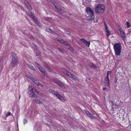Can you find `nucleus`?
Segmentation results:
<instances>
[{"instance_id":"obj_13","label":"nucleus","mask_w":131,"mask_h":131,"mask_svg":"<svg viewBox=\"0 0 131 131\" xmlns=\"http://www.w3.org/2000/svg\"><path fill=\"white\" fill-rule=\"evenodd\" d=\"M32 102L34 103H36L39 104H41L42 103L41 101L37 99H33Z\"/></svg>"},{"instance_id":"obj_12","label":"nucleus","mask_w":131,"mask_h":131,"mask_svg":"<svg viewBox=\"0 0 131 131\" xmlns=\"http://www.w3.org/2000/svg\"><path fill=\"white\" fill-rule=\"evenodd\" d=\"M39 71L41 72L42 74L45 75L46 73V72L44 68L42 66L39 67L38 68Z\"/></svg>"},{"instance_id":"obj_26","label":"nucleus","mask_w":131,"mask_h":131,"mask_svg":"<svg viewBox=\"0 0 131 131\" xmlns=\"http://www.w3.org/2000/svg\"><path fill=\"white\" fill-rule=\"evenodd\" d=\"M80 40L81 41L83 42L84 43L86 42H87V41L84 38H81V39Z\"/></svg>"},{"instance_id":"obj_28","label":"nucleus","mask_w":131,"mask_h":131,"mask_svg":"<svg viewBox=\"0 0 131 131\" xmlns=\"http://www.w3.org/2000/svg\"><path fill=\"white\" fill-rule=\"evenodd\" d=\"M126 25H127V28H129L130 27V26L129 25V23L128 21L126 22Z\"/></svg>"},{"instance_id":"obj_41","label":"nucleus","mask_w":131,"mask_h":131,"mask_svg":"<svg viewBox=\"0 0 131 131\" xmlns=\"http://www.w3.org/2000/svg\"><path fill=\"white\" fill-rule=\"evenodd\" d=\"M120 33L121 34L124 33L123 31H121Z\"/></svg>"},{"instance_id":"obj_6","label":"nucleus","mask_w":131,"mask_h":131,"mask_svg":"<svg viewBox=\"0 0 131 131\" xmlns=\"http://www.w3.org/2000/svg\"><path fill=\"white\" fill-rule=\"evenodd\" d=\"M28 15H29L30 17L34 20L35 22L39 26H40L39 25V22L37 20V18L34 16L31 12H29L28 13Z\"/></svg>"},{"instance_id":"obj_40","label":"nucleus","mask_w":131,"mask_h":131,"mask_svg":"<svg viewBox=\"0 0 131 131\" xmlns=\"http://www.w3.org/2000/svg\"><path fill=\"white\" fill-rule=\"evenodd\" d=\"M129 127L131 129V122L129 123Z\"/></svg>"},{"instance_id":"obj_23","label":"nucleus","mask_w":131,"mask_h":131,"mask_svg":"<svg viewBox=\"0 0 131 131\" xmlns=\"http://www.w3.org/2000/svg\"><path fill=\"white\" fill-rule=\"evenodd\" d=\"M29 67L32 70H35V69L34 68L31 66V65H29Z\"/></svg>"},{"instance_id":"obj_22","label":"nucleus","mask_w":131,"mask_h":131,"mask_svg":"<svg viewBox=\"0 0 131 131\" xmlns=\"http://www.w3.org/2000/svg\"><path fill=\"white\" fill-rule=\"evenodd\" d=\"M122 38L123 40H124L125 38V33L121 34Z\"/></svg>"},{"instance_id":"obj_9","label":"nucleus","mask_w":131,"mask_h":131,"mask_svg":"<svg viewBox=\"0 0 131 131\" xmlns=\"http://www.w3.org/2000/svg\"><path fill=\"white\" fill-rule=\"evenodd\" d=\"M32 81L35 83L37 86H41L43 87L42 85H41L39 84V83L38 81L36 78H34L33 80H32Z\"/></svg>"},{"instance_id":"obj_46","label":"nucleus","mask_w":131,"mask_h":131,"mask_svg":"<svg viewBox=\"0 0 131 131\" xmlns=\"http://www.w3.org/2000/svg\"><path fill=\"white\" fill-rule=\"evenodd\" d=\"M20 95H19V99H20Z\"/></svg>"},{"instance_id":"obj_15","label":"nucleus","mask_w":131,"mask_h":131,"mask_svg":"<svg viewBox=\"0 0 131 131\" xmlns=\"http://www.w3.org/2000/svg\"><path fill=\"white\" fill-rule=\"evenodd\" d=\"M49 91L53 94L57 96L58 95L57 94H58L57 92L53 90L50 89Z\"/></svg>"},{"instance_id":"obj_35","label":"nucleus","mask_w":131,"mask_h":131,"mask_svg":"<svg viewBox=\"0 0 131 131\" xmlns=\"http://www.w3.org/2000/svg\"><path fill=\"white\" fill-rule=\"evenodd\" d=\"M90 118L91 119H95V117L92 115L91 116V117H90Z\"/></svg>"},{"instance_id":"obj_45","label":"nucleus","mask_w":131,"mask_h":131,"mask_svg":"<svg viewBox=\"0 0 131 131\" xmlns=\"http://www.w3.org/2000/svg\"><path fill=\"white\" fill-rule=\"evenodd\" d=\"M119 31L120 32L121 31H123V30L122 29H119Z\"/></svg>"},{"instance_id":"obj_24","label":"nucleus","mask_w":131,"mask_h":131,"mask_svg":"<svg viewBox=\"0 0 131 131\" xmlns=\"http://www.w3.org/2000/svg\"><path fill=\"white\" fill-rule=\"evenodd\" d=\"M84 112H85V113L88 116L89 115H90V113L88 111L85 110H84Z\"/></svg>"},{"instance_id":"obj_27","label":"nucleus","mask_w":131,"mask_h":131,"mask_svg":"<svg viewBox=\"0 0 131 131\" xmlns=\"http://www.w3.org/2000/svg\"><path fill=\"white\" fill-rule=\"evenodd\" d=\"M29 89L30 90L29 91H32L33 90V87L31 85H30L29 86Z\"/></svg>"},{"instance_id":"obj_7","label":"nucleus","mask_w":131,"mask_h":131,"mask_svg":"<svg viewBox=\"0 0 131 131\" xmlns=\"http://www.w3.org/2000/svg\"><path fill=\"white\" fill-rule=\"evenodd\" d=\"M54 82L60 87L62 88H63L64 87V84L62 82L59 81L57 80H54Z\"/></svg>"},{"instance_id":"obj_29","label":"nucleus","mask_w":131,"mask_h":131,"mask_svg":"<svg viewBox=\"0 0 131 131\" xmlns=\"http://www.w3.org/2000/svg\"><path fill=\"white\" fill-rule=\"evenodd\" d=\"M28 77L30 79V80L32 81V80H33L34 79V78L32 76H31L30 75H28Z\"/></svg>"},{"instance_id":"obj_11","label":"nucleus","mask_w":131,"mask_h":131,"mask_svg":"<svg viewBox=\"0 0 131 131\" xmlns=\"http://www.w3.org/2000/svg\"><path fill=\"white\" fill-rule=\"evenodd\" d=\"M104 83L106 86H108L109 85L110 83L109 78H108L107 77L104 80Z\"/></svg>"},{"instance_id":"obj_16","label":"nucleus","mask_w":131,"mask_h":131,"mask_svg":"<svg viewBox=\"0 0 131 131\" xmlns=\"http://www.w3.org/2000/svg\"><path fill=\"white\" fill-rule=\"evenodd\" d=\"M57 95H58L57 96V97L59 100L62 101H63L64 100V99L62 96L60 95L59 94H57Z\"/></svg>"},{"instance_id":"obj_21","label":"nucleus","mask_w":131,"mask_h":131,"mask_svg":"<svg viewBox=\"0 0 131 131\" xmlns=\"http://www.w3.org/2000/svg\"><path fill=\"white\" fill-rule=\"evenodd\" d=\"M84 44L87 47H89L90 44V42L89 41H87V42H86L84 43Z\"/></svg>"},{"instance_id":"obj_32","label":"nucleus","mask_w":131,"mask_h":131,"mask_svg":"<svg viewBox=\"0 0 131 131\" xmlns=\"http://www.w3.org/2000/svg\"><path fill=\"white\" fill-rule=\"evenodd\" d=\"M104 24L105 26V29H108V26H107L106 24V23H104Z\"/></svg>"},{"instance_id":"obj_44","label":"nucleus","mask_w":131,"mask_h":131,"mask_svg":"<svg viewBox=\"0 0 131 131\" xmlns=\"http://www.w3.org/2000/svg\"><path fill=\"white\" fill-rule=\"evenodd\" d=\"M106 88H103V90H106Z\"/></svg>"},{"instance_id":"obj_18","label":"nucleus","mask_w":131,"mask_h":131,"mask_svg":"<svg viewBox=\"0 0 131 131\" xmlns=\"http://www.w3.org/2000/svg\"><path fill=\"white\" fill-rule=\"evenodd\" d=\"M46 31H47L50 32L52 33H53L54 32L53 30L49 28H48L46 29Z\"/></svg>"},{"instance_id":"obj_30","label":"nucleus","mask_w":131,"mask_h":131,"mask_svg":"<svg viewBox=\"0 0 131 131\" xmlns=\"http://www.w3.org/2000/svg\"><path fill=\"white\" fill-rule=\"evenodd\" d=\"M28 122V121L27 119H24L23 120V123H24V124L25 125V123H27Z\"/></svg>"},{"instance_id":"obj_37","label":"nucleus","mask_w":131,"mask_h":131,"mask_svg":"<svg viewBox=\"0 0 131 131\" xmlns=\"http://www.w3.org/2000/svg\"><path fill=\"white\" fill-rule=\"evenodd\" d=\"M65 32L67 34H70V32L69 31H65Z\"/></svg>"},{"instance_id":"obj_38","label":"nucleus","mask_w":131,"mask_h":131,"mask_svg":"<svg viewBox=\"0 0 131 131\" xmlns=\"http://www.w3.org/2000/svg\"><path fill=\"white\" fill-rule=\"evenodd\" d=\"M51 2L54 5H56V4L55 2L53 1H52Z\"/></svg>"},{"instance_id":"obj_4","label":"nucleus","mask_w":131,"mask_h":131,"mask_svg":"<svg viewBox=\"0 0 131 131\" xmlns=\"http://www.w3.org/2000/svg\"><path fill=\"white\" fill-rule=\"evenodd\" d=\"M86 11L87 14L90 17L88 18L89 20H92L94 18V16L93 10L90 7H88L86 9Z\"/></svg>"},{"instance_id":"obj_2","label":"nucleus","mask_w":131,"mask_h":131,"mask_svg":"<svg viewBox=\"0 0 131 131\" xmlns=\"http://www.w3.org/2000/svg\"><path fill=\"white\" fill-rule=\"evenodd\" d=\"M115 53L117 56L120 55L121 53V46L120 43H115L113 47Z\"/></svg>"},{"instance_id":"obj_33","label":"nucleus","mask_w":131,"mask_h":131,"mask_svg":"<svg viewBox=\"0 0 131 131\" xmlns=\"http://www.w3.org/2000/svg\"><path fill=\"white\" fill-rule=\"evenodd\" d=\"M54 6L55 8L57 9L58 8L60 7V6L58 5H57V4H56V5H54Z\"/></svg>"},{"instance_id":"obj_31","label":"nucleus","mask_w":131,"mask_h":131,"mask_svg":"<svg viewBox=\"0 0 131 131\" xmlns=\"http://www.w3.org/2000/svg\"><path fill=\"white\" fill-rule=\"evenodd\" d=\"M35 64L36 66H38V68H39V67H40L41 66L40 65H39L38 63H37V62L35 63Z\"/></svg>"},{"instance_id":"obj_36","label":"nucleus","mask_w":131,"mask_h":131,"mask_svg":"<svg viewBox=\"0 0 131 131\" xmlns=\"http://www.w3.org/2000/svg\"><path fill=\"white\" fill-rule=\"evenodd\" d=\"M58 50H59V51H60L62 53H63V51L61 49H59Z\"/></svg>"},{"instance_id":"obj_34","label":"nucleus","mask_w":131,"mask_h":131,"mask_svg":"<svg viewBox=\"0 0 131 131\" xmlns=\"http://www.w3.org/2000/svg\"><path fill=\"white\" fill-rule=\"evenodd\" d=\"M11 114V113L9 112V113H7V114L6 115V117H7L8 116H9Z\"/></svg>"},{"instance_id":"obj_10","label":"nucleus","mask_w":131,"mask_h":131,"mask_svg":"<svg viewBox=\"0 0 131 131\" xmlns=\"http://www.w3.org/2000/svg\"><path fill=\"white\" fill-rule=\"evenodd\" d=\"M28 93L31 97L35 98H37V95H36L33 92V91H29Z\"/></svg>"},{"instance_id":"obj_20","label":"nucleus","mask_w":131,"mask_h":131,"mask_svg":"<svg viewBox=\"0 0 131 131\" xmlns=\"http://www.w3.org/2000/svg\"><path fill=\"white\" fill-rule=\"evenodd\" d=\"M57 9L60 13L62 14L63 13V11L61 9V8L60 7L58 8Z\"/></svg>"},{"instance_id":"obj_5","label":"nucleus","mask_w":131,"mask_h":131,"mask_svg":"<svg viewBox=\"0 0 131 131\" xmlns=\"http://www.w3.org/2000/svg\"><path fill=\"white\" fill-rule=\"evenodd\" d=\"M62 71L64 74H67L72 79L74 80L77 79V78L73 74H71L70 72L67 71L64 69H63Z\"/></svg>"},{"instance_id":"obj_3","label":"nucleus","mask_w":131,"mask_h":131,"mask_svg":"<svg viewBox=\"0 0 131 131\" xmlns=\"http://www.w3.org/2000/svg\"><path fill=\"white\" fill-rule=\"evenodd\" d=\"M105 7L102 4H98L95 9V11L96 12L102 14L104 11Z\"/></svg>"},{"instance_id":"obj_42","label":"nucleus","mask_w":131,"mask_h":131,"mask_svg":"<svg viewBox=\"0 0 131 131\" xmlns=\"http://www.w3.org/2000/svg\"><path fill=\"white\" fill-rule=\"evenodd\" d=\"M117 80H118V79L117 78H115V82H117Z\"/></svg>"},{"instance_id":"obj_1","label":"nucleus","mask_w":131,"mask_h":131,"mask_svg":"<svg viewBox=\"0 0 131 131\" xmlns=\"http://www.w3.org/2000/svg\"><path fill=\"white\" fill-rule=\"evenodd\" d=\"M11 58V63L12 66L13 67H15L17 65L18 62L16 54L13 52H12Z\"/></svg>"},{"instance_id":"obj_19","label":"nucleus","mask_w":131,"mask_h":131,"mask_svg":"<svg viewBox=\"0 0 131 131\" xmlns=\"http://www.w3.org/2000/svg\"><path fill=\"white\" fill-rule=\"evenodd\" d=\"M89 65L90 66L92 67L93 68H96V66H95L93 63H91L89 64Z\"/></svg>"},{"instance_id":"obj_14","label":"nucleus","mask_w":131,"mask_h":131,"mask_svg":"<svg viewBox=\"0 0 131 131\" xmlns=\"http://www.w3.org/2000/svg\"><path fill=\"white\" fill-rule=\"evenodd\" d=\"M25 3L27 6L28 9L29 10H31L32 9V7L30 6L28 2L26 1H25Z\"/></svg>"},{"instance_id":"obj_47","label":"nucleus","mask_w":131,"mask_h":131,"mask_svg":"<svg viewBox=\"0 0 131 131\" xmlns=\"http://www.w3.org/2000/svg\"><path fill=\"white\" fill-rule=\"evenodd\" d=\"M36 45H35V47H36Z\"/></svg>"},{"instance_id":"obj_8","label":"nucleus","mask_w":131,"mask_h":131,"mask_svg":"<svg viewBox=\"0 0 131 131\" xmlns=\"http://www.w3.org/2000/svg\"><path fill=\"white\" fill-rule=\"evenodd\" d=\"M58 40L63 45L67 46L68 47H70V46L67 42L64 41L63 40H62L60 39H58Z\"/></svg>"},{"instance_id":"obj_17","label":"nucleus","mask_w":131,"mask_h":131,"mask_svg":"<svg viewBox=\"0 0 131 131\" xmlns=\"http://www.w3.org/2000/svg\"><path fill=\"white\" fill-rule=\"evenodd\" d=\"M106 32L107 33L106 34V35L107 36H108L110 35V31H109L108 29H106Z\"/></svg>"},{"instance_id":"obj_43","label":"nucleus","mask_w":131,"mask_h":131,"mask_svg":"<svg viewBox=\"0 0 131 131\" xmlns=\"http://www.w3.org/2000/svg\"><path fill=\"white\" fill-rule=\"evenodd\" d=\"M92 115L90 113V115H88V116H89V117H91V116H92Z\"/></svg>"},{"instance_id":"obj_39","label":"nucleus","mask_w":131,"mask_h":131,"mask_svg":"<svg viewBox=\"0 0 131 131\" xmlns=\"http://www.w3.org/2000/svg\"><path fill=\"white\" fill-rule=\"evenodd\" d=\"M111 103H112V105H114L115 104H114V102L113 101H111Z\"/></svg>"},{"instance_id":"obj_25","label":"nucleus","mask_w":131,"mask_h":131,"mask_svg":"<svg viewBox=\"0 0 131 131\" xmlns=\"http://www.w3.org/2000/svg\"><path fill=\"white\" fill-rule=\"evenodd\" d=\"M111 71H108L107 73V76L106 77L109 78V75L110 74H111Z\"/></svg>"}]
</instances>
